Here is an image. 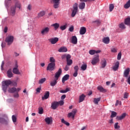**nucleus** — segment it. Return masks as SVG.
<instances>
[{
    "label": "nucleus",
    "instance_id": "7ed1b4c3",
    "mask_svg": "<svg viewBox=\"0 0 130 130\" xmlns=\"http://www.w3.org/2000/svg\"><path fill=\"white\" fill-rule=\"evenodd\" d=\"M100 61V59H99V55L97 54L94 56L91 60V64L93 66H95L96 63H98Z\"/></svg>",
    "mask_w": 130,
    "mask_h": 130
},
{
    "label": "nucleus",
    "instance_id": "dca6fc26",
    "mask_svg": "<svg viewBox=\"0 0 130 130\" xmlns=\"http://www.w3.org/2000/svg\"><path fill=\"white\" fill-rule=\"evenodd\" d=\"M129 68L126 69L124 71L123 77H124L125 78H127V77H128V75H129Z\"/></svg>",
    "mask_w": 130,
    "mask_h": 130
},
{
    "label": "nucleus",
    "instance_id": "393cba45",
    "mask_svg": "<svg viewBox=\"0 0 130 130\" xmlns=\"http://www.w3.org/2000/svg\"><path fill=\"white\" fill-rule=\"evenodd\" d=\"M110 41L109 37H106L103 39V42L105 44H108Z\"/></svg>",
    "mask_w": 130,
    "mask_h": 130
},
{
    "label": "nucleus",
    "instance_id": "5701e85b",
    "mask_svg": "<svg viewBox=\"0 0 130 130\" xmlns=\"http://www.w3.org/2000/svg\"><path fill=\"white\" fill-rule=\"evenodd\" d=\"M51 27H53L54 30H57L59 28V23H55L51 25Z\"/></svg>",
    "mask_w": 130,
    "mask_h": 130
},
{
    "label": "nucleus",
    "instance_id": "bb28decb",
    "mask_svg": "<svg viewBox=\"0 0 130 130\" xmlns=\"http://www.w3.org/2000/svg\"><path fill=\"white\" fill-rule=\"evenodd\" d=\"M98 90H99V91L104 93L105 92H106V89H104L102 86H99L97 87Z\"/></svg>",
    "mask_w": 130,
    "mask_h": 130
},
{
    "label": "nucleus",
    "instance_id": "ddd939ff",
    "mask_svg": "<svg viewBox=\"0 0 130 130\" xmlns=\"http://www.w3.org/2000/svg\"><path fill=\"white\" fill-rule=\"evenodd\" d=\"M71 42L73 44H77L78 43V39L76 36H72L71 38Z\"/></svg>",
    "mask_w": 130,
    "mask_h": 130
},
{
    "label": "nucleus",
    "instance_id": "0e129e2a",
    "mask_svg": "<svg viewBox=\"0 0 130 130\" xmlns=\"http://www.w3.org/2000/svg\"><path fill=\"white\" fill-rule=\"evenodd\" d=\"M69 31L70 32H73L74 31V26H71L70 28H69Z\"/></svg>",
    "mask_w": 130,
    "mask_h": 130
},
{
    "label": "nucleus",
    "instance_id": "bf43d9fd",
    "mask_svg": "<svg viewBox=\"0 0 130 130\" xmlns=\"http://www.w3.org/2000/svg\"><path fill=\"white\" fill-rule=\"evenodd\" d=\"M64 71H66V72H68V71H69V70H70V67H69V65H66L65 68H64Z\"/></svg>",
    "mask_w": 130,
    "mask_h": 130
},
{
    "label": "nucleus",
    "instance_id": "69168bd1",
    "mask_svg": "<svg viewBox=\"0 0 130 130\" xmlns=\"http://www.w3.org/2000/svg\"><path fill=\"white\" fill-rule=\"evenodd\" d=\"M14 98H19V93H16L14 94Z\"/></svg>",
    "mask_w": 130,
    "mask_h": 130
},
{
    "label": "nucleus",
    "instance_id": "aec40b11",
    "mask_svg": "<svg viewBox=\"0 0 130 130\" xmlns=\"http://www.w3.org/2000/svg\"><path fill=\"white\" fill-rule=\"evenodd\" d=\"M125 116H126V113H124L121 116H117L116 119H117V120H122V119H123Z\"/></svg>",
    "mask_w": 130,
    "mask_h": 130
},
{
    "label": "nucleus",
    "instance_id": "6e6d98bb",
    "mask_svg": "<svg viewBox=\"0 0 130 130\" xmlns=\"http://www.w3.org/2000/svg\"><path fill=\"white\" fill-rule=\"evenodd\" d=\"M94 23H95V24H96V25H98V26H99V25H100L101 21H100V20H97L94 21Z\"/></svg>",
    "mask_w": 130,
    "mask_h": 130
},
{
    "label": "nucleus",
    "instance_id": "20e7f679",
    "mask_svg": "<svg viewBox=\"0 0 130 130\" xmlns=\"http://www.w3.org/2000/svg\"><path fill=\"white\" fill-rule=\"evenodd\" d=\"M77 12H78V4L76 3L73 5V10H72L71 16L73 17H75L77 14Z\"/></svg>",
    "mask_w": 130,
    "mask_h": 130
},
{
    "label": "nucleus",
    "instance_id": "37998d69",
    "mask_svg": "<svg viewBox=\"0 0 130 130\" xmlns=\"http://www.w3.org/2000/svg\"><path fill=\"white\" fill-rule=\"evenodd\" d=\"M116 115H117V113L114 111H112L111 115V118H113V117H115Z\"/></svg>",
    "mask_w": 130,
    "mask_h": 130
},
{
    "label": "nucleus",
    "instance_id": "8fccbe9b",
    "mask_svg": "<svg viewBox=\"0 0 130 130\" xmlns=\"http://www.w3.org/2000/svg\"><path fill=\"white\" fill-rule=\"evenodd\" d=\"M67 61L68 66H72L73 64V60L72 59L68 60Z\"/></svg>",
    "mask_w": 130,
    "mask_h": 130
},
{
    "label": "nucleus",
    "instance_id": "e2e57ef3",
    "mask_svg": "<svg viewBox=\"0 0 130 130\" xmlns=\"http://www.w3.org/2000/svg\"><path fill=\"white\" fill-rule=\"evenodd\" d=\"M40 91H41V87H38L36 89L37 93H40Z\"/></svg>",
    "mask_w": 130,
    "mask_h": 130
},
{
    "label": "nucleus",
    "instance_id": "2eb2a0df",
    "mask_svg": "<svg viewBox=\"0 0 130 130\" xmlns=\"http://www.w3.org/2000/svg\"><path fill=\"white\" fill-rule=\"evenodd\" d=\"M58 107V102H54L51 104V108L52 109H56Z\"/></svg>",
    "mask_w": 130,
    "mask_h": 130
},
{
    "label": "nucleus",
    "instance_id": "6ab92c4d",
    "mask_svg": "<svg viewBox=\"0 0 130 130\" xmlns=\"http://www.w3.org/2000/svg\"><path fill=\"white\" fill-rule=\"evenodd\" d=\"M54 3V8L55 9H57L58 8V5H59V0H52Z\"/></svg>",
    "mask_w": 130,
    "mask_h": 130
},
{
    "label": "nucleus",
    "instance_id": "473e14b6",
    "mask_svg": "<svg viewBox=\"0 0 130 130\" xmlns=\"http://www.w3.org/2000/svg\"><path fill=\"white\" fill-rule=\"evenodd\" d=\"M130 7V0H128V2L124 5V9H128Z\"/></svg>",
    "mask_w": 130,
    "mask_h": 130
},
{
    "label": "nucleus",
    "instance_id": "423d86ee",
    "mask_svg": "<svg viewBox=\"0 0 130 130\" xmlns=\"http://www.w3.org/2000/svg\"><path fill=\"white\" fill-rule=\"evenodd\" d=\"M55 67V63H50L47 68V71H53Z\"/></svg>",
    "mask_w": 130,
    "mask_h": 130
},
{
    "label": "nucleus",
    "instance_id": "680f3d73",
    "mask_svg": "<svg viewBox=\"0 0 130 130\" xmlns=\"http://www.w3.org/2000/svg\"><path fill=\"white\" fill-rule=\"evenodd\" d=\"M27 10L28 11H31V10H32V6H31V5H28L27 6Z\"/></svg>",
    "mask_w": 130,
    "mask_h": 130
},
{
    "label": "nucleus",
    "instance_id": "412c9836",
    "mask_svg": "<svg viewBox=\"0 0 130 130\" xmlns=\"http://www.w3.org/2000/svg\"><path fill=\"white\" fill-rule=\"evenodd\" d=\"M86 29L85 27H81L80 29V35H84L86 33Z\"/></svg>",
    "mask_w": 130,
    "mask_h": 130
},
{
    "label": "nucleus",
    "instance_id": "338daca9",
    "mask_svg": "<svg viewBox=\"0 0 130 130\" xmlns=\"http://www.w3.org/2000/svg\"><path fill=\"white\" fill-rule=\"evenodd\" d=\"M78 76V72H75L73 74V77H77Z\"/></svg>",
    "mask_w": 130,
    "mask_h": 130
},
{
    "label": "nucleus",
    "instance_id": "13d9d810",
    "mask_svg": "<svg viewBox=\"0 0 130 130\" xmlns=\"http://www.w3.org/2000/svg\"><path fill=\"white\" fill-rule=\"evenodd\" d=\"M64 103L63 102V101L58 102V106L60 105V106H61L63 105Z\"/></svg>",
    "mask_w": 130,
    "mask_h": 130
},
{
    "label": "nucleus",
    "instance_id": "4c0bfd02",
    "mask_svg": "<svg viewBox=\"0 0 130 130\" xmlns=\"http://www.w3.org/2000/svg\"><path fill=\"white\" fill-rule=\"evenodd\" d=\"M107 62H106V60L104 59L103 61H102L101 64H102V68H105L106 67Z\"/></svg>",
    "mask_w": 130,
    "mask_h": 130
},
{
    "label": "nucleus",
    "instance_id": "c85d7f7f",
    "mask_svg": "<svg viewBox=\"0 0 130 130\" xmlns=\"http://www.w3.org/2000/svg\"><path fill=\"white\" fill-rule=\"evenodd\" d=\"M7 77L9 78H13V73H12V69H10L7 71Z\"/></svg>",
    "mask_w": 130,
    "mask_h": 130
},
{
    "label": "nucleus",
    "instance_id": "79ce46f5",
    "mask_svg": "<svg viewBox=\"0 0 130 130\" xmlns=\"http://www.w3.org/2000/svg\"><path fill=\"white\" fill-rule=\"evenodd\" d=\"M111 51L113 52V53H116V52H117V48L115 47L111 48Z\"/></svg>",
    "mask_w": 130,
    "mask_h": 130
},
{
    "label": "nucleus",
    "instance_id": "c756f323",
    "mask_svg": "<svg viewBox=\"0 0 130 130\" xmlns=\"http://www.w3.org/2000/svg\"><path fill=\"white\" fill-rule=\"evenodd\" d=\"M44 15H45V11H42L40 12L38 14V18H40L41 17H43V16H44Z\"/></svg>",
    "mask_w": 130,
    "mask_h": 130
},
{
    "label": "nucleus",
    "instance_id": "9d476101",
    "mask_svg": "<svg viewBox=\"0 0 130 130\" xmlns=\"http://www.w3.org/2000/svg\"><path fill=\"white\" fill-rule=\"evenodd\" d=\"M7 9L9 13H10V14H11L12 16H14V15L16 14V7H12L9 10V9H8V7H7Z\"/></svg>",
    "mask_w": 130,
    "mask_h": 130
},
{
    "label": "nucleus",
    "instance_id": "4d7b16f0",
    "mask_svg": "<svg viewBox=\"0 0 130 130\" xmlns=\"http://www.w3.org/2000/svg\"><path fill=\"white\" fill-rule=\"evenodd\" d=\"M75 72H78L79 71V66H76L74 68Z\"/></svg>",
    "mask_w": 130,
    "mask_h": 130
},
{
    "label": "nucleus",
    "instance_id": "ea45409f",
    "mask_svg": "<svg viewBox=\"0 0 130 130\" xmlns=\"http://www.w3.org/2000/svg\"><path fill=\"white\" fill-rule=\"evenodd\" d=\"M81 69L82 71H86L87 70V64H83L81 66Z\"/></svg>",
    "mask_w": 130,
    "mask_h": 130
},
{
    "label": "nucleus",
    "instance_id": "2f4dec72",
    "mask_svg": "<svg viewBox=\"0 0 130 130\" xmlns=\"http://www.w3.org/2000/svg\"><path fill=\"white\" fill-rule=\"evenodd\" d=\"M57 83V80L55 79L53 81L51 82L50 85L52 87H54V86L56 85Z\"/></svg>",
    "mask_w": 130,
    "mask_h": 130
},
{
    "label": "nucleus",
    "instance_id": "09e8293b",
    "mask_svg": "<svg viewBox=\"0 0 130 130\" xmlns=\"http://www.w3.org/2000/svg\"><path fill=\"white\" fill-rule=\"evenodd\" d=\"M12 121L15 123V122H17V117L15 115H13L12 116Z\"/></svg>",
    "mask_w": 130,
    "mask_h": 130
},
{
    "label": "nucleus",
    "instance_id": "a878e982",
    "mask_svg": "<svg viewBox=\"0 0 130 130\" xmlns=\"http://www.w3.org/2000/svg\"><path fill=\"white\" fill-rule=\"evenodd\" d=\"M8 91L9 93H15V92H17V88L15 87L9 88Z\"/></svg>",
    "mask_w": 130,
    "mask_h": 130
},
{
    "label": "nucleus",
    "instance_id": "f8f14e48",
    "mask_svg": "<svg viewBox=\"0 0 130 130\" xmlns=\"http://www.w3.org/2000/svg\"><path fill=\"white\" fill-rule=\"evenodd\" d=\"M49 42L51 43V44H55L57 41H58V38H54L49 39Z\"/></svg>",
    "mask_w": 130,
    "mask_h": 130
},
{
    "label": "nucleus",
    "instance_id": "603ef678",
    "mask_svg": "<svg viewBox=\"0 0 130 130\" xmlns=\"http://www.w3.org/2000/svg\"><path fill=\"white\" fill-rule=\"evenodd\" d=\"M39 114H43V109L42 108H40L39 109Z\"/></svg>",
    "mask_w": 130,
    "mask_h": 130
},
{
    "label": "nucleus",
    "instance_id": "0eeeda50",
    "mask_svg": "<svg viewBox=\"0 0 130 130\" xmlns=\"http://www.w3.org/2000/svg\"><path fill=\"white\" fill-rule=\"evenodd\" d=\"M50 30V28L48 27H45L42 29L41 33L42 34V35H45V34H48V32H49Z\"/></svg>",
    "mask_w": 130,
    "mask_h": 130
},
{
    "label": "nucleus",
    "instance_id": "cd10ccee",
    "mask_svg": "<svg viewBox=\"0 0 130 130\" xmlns=\"http://www.w3.org/2000/svg\"><path fill=\"white\" fill-rule=\"evenodd\" d=\"M85 97H86V95H84V94H81L79 96V103H81V102H83V101L85 100Z\"/></svg>",
    "mask_w": 130,
    "mask_h": 130
},
{
    "label": "nucleus",
    "instance_id": "c9c22d12",
    "mask_svg": "<svg viewBox=\"0 0 130 130\" xmlns=\"http://www.w3.org/2000/svg\"><path fill=\"white\" fill-rule=\"evenodd\" d=\"M101 100V98H94L93 100V103H94V104H98Z\"/></svg>",
    "mask_w": 130,
    "mask_h": 130
},
{
    "label": "nucleus",
    "instance_id": "72a5a7b5",
    "mask_svg": "<svg viewBox=\"0 0 130 130\" xmlns=\"http://www.w3.org/2000/svg\"><path fill=\"white\" fill-rule=\"evenodd\" d=\"M61 122H62V123H63L64 124H66V125H67V126H70V123L66 121L63 118L61 119Z\"/></svg>",
    "mask_w": 130,
    "mask_h": 130
},
{
    "label": "nucleus",
    "instance_id": "58836bf2",
    "mask_svg": "<svg viewBox=\"0 0 130 130\" xmlns=\"http://www.w3.org/2000/svg\"><path fill=\"white\" fill-rule=\"evenodd\" d=\"M67 27H68V24L66 23L65 25L60 26V29L62 31H63V30H66V29H67Z\"/></svg>",
    "mask_w": 130,
    "mask_h": 130
},
{
    "label": "nucleus",
    "instance_id": "de8ad7c7",
    "mask_svg": "<svg viewBox=\"0 0 130 130\" xmlns=\"http://www.w3.org/2000/svg\"><path fill=\"white\" fill-rule=\"evenodd\" d=\"M113 9H114V5H113V4L110 5L109 6L110 12H112V11H113Z\"/></svg>",
    "mask_w": 130,
    "mask_h": 130
},
{
    "label": "nucleus",
    "instance_id": "4be33fe9",
    "mask_svg": "<svg viewBox=\"0 0 130 130\" xmlns=\"http://www.w3.org/2000/svg\"><path fill=\"white\" fill-rule=\"evenodd\" d=\"M58 51L59 52H67L68 51V48L66 47H61L58 49Z\"/></svg>",
    "mask_w": 130,
    "mask_h": 130
},
{
    "label": "nucleus",
    "instance_id": "39448f33",
    "mask_svg": "<svg viewBox=\"0 0 130 130\" xmlns=\"http://www.w3.org/2000/svg\"><path fill=\"white\" fill-rule=\"evenodd\" d=\"M76 113H77V109H74L72 110V112L68 113V117L69 118H71V117H72L73 118H75V115H76Z\"/></svg>",
    "mask_w": 130,
    "mask_h": 130
},
{
    "label": "nucleus",
    "instance_id": "a19ab883",
    "mask_svg": "<svg viewBox=\"0 0 130 130\" xmlns=\"http://www.w3.org/2000/svg\"><path fill=\"white\" fill-rule=\"evenodd\" d=\"M46 81V78H43L39 80V84H43Z\"/></svg>",
    "mask_w": 130,
    "mask_h": 130
},
{
    "label": "nucleus",
    "instance_id": "864d4df0",
    "mask_svg": "<svg viewBox=\"0 0 130 130\" xmlns=\"http://www.w3.org/2000/svg\"><path fill=\"white\" fill-rule=\"evenodd\" d=\"M119 127H120L118 125V123H115V124L114 125V128L116 129H118V128H119Z\"/></svg>",
    "mask_w": 130,
    "mask_h": 130
},
{
    "label": "nucleus",
    "instance_id": "a18cd8bd",
    "mask_svg": "<svg viewBox=\"0 0 130 130\" xmlns=\"http://www.w3.org/2000/svg\"><path fill=\"white\" fill-rule=\"evenodd\" d=\"M70 91V88H67L65 90H61L60 91V93H67V92H69Z\"/></svg>",
    "mask_w": 130,
    "mask_h": 130
},
{
    "label": "nucleus",
    "instance_id": "774afa93",
    "mask_svg": "<svg viewBox=\"0 0 130 130\" xmlns=\"http://www.w3.org/2000/svg\"><path fill=\"white\" fill-rule=\"evenodd\" d=\"M127 83L130 85V76L127 78Z\"/></svg>",
    "mask_w": 130,
    "mask_h": 130
},
{
    "label": "nucleus",
    "instance_id": "4468645a",
    "mask_svg": "<svg viewBox=\"0 0 130 130\" xmlns=\"http://www.w3.org/2000/svg\"><path fill=\"white\" fill-rule=\"evenodd\" d=\"M100 52H101V50H90L89 51L90 55H94L95 53H100Z\"/></svg>",
    "mask_w": 130,
    "mask_h": 130
},
{
    "label": "nucleus",
    "instance_id": "1a4fd4ad",
    "mask_svg": "<svg viewBox=\"0 0 130 130\" xmlns=\"http://www.w3.org/2000/svg\"><path fill=\"white\" fill-rule=\"evenodd\" d=\"M45 121L46 123V124H52V121H53L52 119V117H47L45 119Z\"/></svg>",
    "mask_w": 130,
    "mask_h": 130
},
{
    "label": "nucleus",
    "instance_id": "5fc2aeb1",
    "mask_svg": "<svg viewBox=\"0 0 130 130\" xmlns=\"http://www.w3.org/2000/svg\"><path fill=\"white\" fill-rule=\"evenodd\" d=\"M119 27L121 28V29H125V26H124V24L121 23L119 25Z\"/></svg>",
    "mask_w": 130,
    "mask_h": 130
},
{
    "label": "nucleus",
    "instance_id": "a211bd4d",
    "mask_svg": "<svg viewBox=\"0 0 130 130\" xmlns=\"http://www.w3.org/2000/svg\"><path fill=\"white\" fill-rule=\"evenodd\" d=\"M118 68H119V61H117L115 63V64L113 67V70L115 71H117Z\"/></svg>",
    "mask_w": 130,
    "mask_h": 130
},
{
    "label": "nucleus",
    "instance_id": "3c124183",
    "mask_svg": "<svg viewBox=\"0 0 130 130\" xmlns=\"http://www.w3.org/2000/svg\"><path fill=\"white\" fill-rule=\"evenodd\" d=\"M117 59L118 60H120V59H121V52L118 53L117 55Z\"/></svg>",
    "mask_w": 130,
    "mask_h": 130
},
{
    "label": "nucleus",
    "instance_id": "49530a36",
    "mask_svg": "<svg viewBox=\"0 0 130 130\" xmlns=\"http://www.w3.org/2000/svg\"><path fill=\"white\" fill-rule=\"evenodd\" d=\"M50 63H55V59L53 57H50Z\"/></svg>",
    "mask_w": 130,
    "mask_h": 130
},
{
    "label": "nucleus",
    "instance_id": "7c9ffc66",
    "mask_svg": "<svg viewBox=\"0 0 130 130\" xmlns=\"http://www.w3.org/2000/svg\"><path fill=\"white\" fill-rule=\"evenodd\" d=\"M124 23L125 25H127L128 26L130 25V18L128 17L125 19Z\"/></svg>",
    "mask_w": 130,
    "mask_h": 130
},
{
    "label": "nucleus",
    "instance_id": "9b49d317",
    "mask_svg": "<svg viewBox=\"0 0 130 130\" xmlns=\"http://www.w3.org/2000/svg\"><path fill=\"white\" fill-rule=\"evenodd\" d=\"M60 75H61V69H59L58 71V72H57L55 73V79L56 80H58V78H59Z\"/></svg>",
    "mask_w": 130,
    "mask_h": 130
},
{
    "label": "nucleus",
    "instance_id": "b1692460",
    "mask_svg": "<svg viewBox=\"0 0 130 130\" xmlns=\"http://www.w3.org/2000/svg\"><path fill=\"white\" fill-rule=\"evenodd\" d=\"M49 98V91H47L45 92L44 96L42 97V100H45Z\"/></svg>",
    "mask_w": 130,
    "mask_h": 130
},
{
    "label": "nucleus",
    "instance_id": "c03bdc74",
    "mask_svg": "<svg viewBox=\"0 0 130 130\" xmlns=\"http://www.w3.org/2000/svg\"><path fill=\"white\" fill-rule=\"evenodd\" d=\"M15 6H16V8L19 9V10H21V3H20V2H17L15 4Z\"/></svg>",
    "mask_w": 130,
    "mask_h": 130
},
{
    "label": "nucleus",
    "instance_id": "f3484780",
    "mask_svg": "<svg viewBox=\"0 0 130 130\" xmlns=\"http://www.w3.org/2000/svg\"><path fill=\"white\" fill-rule=\"evenodd\" d=\"M69 79H70V75L69 74H66L62 78V83L64 84L66 81H68Z\"/></svg>",
    "mask_w": 130,
    "mask_h": 130
},
{
    "label": "nucleus",
    "instance_id": "052dcab7",
    "mask_svg": "<svg viewBox=\"0 0 130 130\" xmlns=\"http://www.w3.org/2000/svg\"><path fill=\"white\" fill-rule=\"evenodd\" d=\"M128 97V93L125 92L124 94L123 98H124V99H127Z\"/></svg>",
    "mask_w": 130,
    "mask_h": 130
},
{
    "label": "nucleus",
    "instance_id": "e433bc0d",
    "mask_svg": "<svg viewBox=\"0 0 130 130\" xmlns=\"http://www.w3.org/2000/svg\"><path fill=\"white\" fill-rule=\"evenodd\" d=\"M64 57H66L67 60H70L71 59V55H64L62 56V58H64Z\"/></svg>",
    "mask_w": 130,
    "mask_h": 130
},
{
    "label": "nucleus",
    "instance_id": "f03ea898",
    "mask_svg": "<svg viewBox=\"0 0 130 130\" xmlns=\"http://www.w3.org/2000/svg\"><path fill=\"white\" fill-rule=\"evenodd\" d=\"M14 41V37L13 36H8L6 37L5 42L7 44V45H11Z\"/></svg>",
    "mask_w": 130,
    "mask_h": 130
},
{
    "label": "nucleus",
    "instance_id": "f257e3e1",
    "mask_svg": "<svg viewBox=\"0 0 130 130\" xmlns=\"http://www.w3.org/2000/svg\"><path fill=\"white\" fill-rule=\"evenodd\" d=\"M12 84H13V81H11V80H6L2 82V89L4 93L7 92L8 87H9L10 85H12Z\"/></svg>",
    "mask_w": 130,
    "mask_h": 130
},
{
    "label": "nucleus",
    "instance_id": "6e6552de",
    "mask_svg": "<svg viewBox=\"0 0 130 130\" xmlns=\"http://www.w3.org/2000/svg\"><path fill=\"white\" fill-rule=\"evenodd\" d=\"M18 63H16L15 65V68L13 70V73L15 74V75H20V72H19V69H18Z\"/></svg>",
    "mask_w": 130,
    "mask_h": 130
},
{
    "label": "nucleus",
    "instance_id": "f704fd0d",
    "mask_svg": "<svg viewBox=\"0 0 130 130\" xmlns=\"http://www.w3.org/2000/svg\"><path fill=\"white\" fill-rule=\"evenodd\" d=\"M85 6H86L85 3H81L79 5V9H80V10H83V9H85Z\"/></svg>",
    "mask_w": 130,
    "mask_h": 130
}]
</instances>
